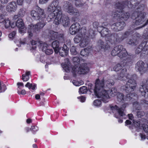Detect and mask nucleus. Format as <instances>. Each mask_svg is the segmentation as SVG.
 I'll return each instance as SVG.
<instances>
[{
  "label": "nucleus",
  "instance_id": "8",
  "mask_svg": "<svg viewBox=\"0 0 148 148\" xmlns=\"http://www.w3.org/2000/svg\"><path fill=\"white\" fill-rule=\"evenodd\" d=\"M64 10L70 15H73L72 18V21H79L80 19L79 17L80 15V13L78 10L73 7L72 4L68 1H66L64 2L63 6Z\"/></svg>",
  "mask_w": 148,
  "mask_h": 148
},
{
  "label": "nucleus",
  "instance_id": "39",
  "mask_svg": "<svg viewBox=\"0 0 148 148\" xmlns=\"http://www.w3.org/2000/svg\"><path fill=\"white\" fill-rule=\"evenodd\" d=\"M143 45V52L146 55L148 54V45Z\"/></svg>",
  "mask_w": 148,
  "mask_h": 148
},
{
  "label": "nucleus",
  "instance_id": "2",
  "mask_svg": "<svg viewBox=\"0 0 148 148\" xmlns=\"http://www.w3.org/2000/svg\"><path fill=\"white\" fill-rule=\"evenodd\" d=\"M36 11L32 10L31 12V15L33 19L38 20L41 18V21L36 25H29L28 27L27 33L29 36L31 38L34 33H37L45 25L46 21L44 19L46 17L44 10L39 7L36 9Z\"/></svg>",
  "mask_w": 148,
  "mask_h": 148
},
{
  "label": "nucleus",
  "instance_id": "63",
  "mask_svg": "<svg viewBox=\"0 0 148 148\" xmlns=\"http://www.w3.org/2000/svg\"><path fill=\"white\" fill-rule=\"evenodd\" d=\"M109 25V24L108 23L105 22L103 23L102 25L101 26L106 27L108 26Z\"/></svg>",
  "mask_w": 148,
  "mask_h": 148
},
{
  "label": "nucleus",
  "instance_id": "46",
  "mask_svg": "<svg viewBox=\"0 0 148 148\" xmlns=\"http://www.w3.org/2000/svg\"><path fill=\"white\" fill-rule=\"evenodd\" d=\"M117 111L119 115L121 116H123L125 115L122 108H119Z\"/></svg>",
  "mask_w": 148,
  "mask_h": 148
},
{
  "label": "nucleus",
  "instance_id": "44",
  "mask_svg": "<svg viewBox=\"0 0 148 148\" xmlns=\"http://www.w3.org/2000/svg\"><path fill=\"white\" fill-rule=\"evenodd\" d=\"M58 114L56 112L52 114L51 116V119L52 121H54L56 120L58 118Z\"/></svg>",
  "mask_w": 148,
  "mask_h": 148
},
{
  "label": "nucleus",
  "instance_id": "10",
  "mask_svg": "<svg viewBox=\"0 0 148 148\" xmlns=\"http://www.w3.org/2000/svg\"><path fill=\"white\" fill-rule=\"evenodd\" d=\"M111 55L112 56L117 55L120 58H123L126 57L128 53L122 45H119L114 47L111 51Z\"/></svg>",
  "mask_w": 148,
  "mask_h": 148
},
{
  "label": "nucleus",
  "instance_id": "41",
  "mask_svg": "<svg viewBox=\"0 0 148 148\" xmlns=\"http://www.w3.org/2000/svg\"><path fill=\"white\" fill-rule=\"evenodd\" d=\"M136 128L139 127L140 125V122L139 121H135L134 120L132 124Z\"/></svg>",
  "mask_w": 148,
  "mask_h": 148
},
{
  "label": "nucleus",
  "instance_id": "15",
  "mask_svg": "<svg viewBox=\"0 0 148 148\" xmlns=\"http://www.w3.org/2000/svg\"><path fill=\"white\" fill-rule=\"evenodd\" d=\"M141 95L146 97L148 95V78L146 80L145 83L141 85L139 88Z\"/></svg>",
  "mask_w": 148,
  "mask_h": 148
},
{
  "label": "nucleus",
  "instance_id": "58",
  "mask_svg": "<svg viewBox=\"0 0 148 148\" xmlns=\"http://www.w3.org/2000/svg\"><path fill=\"white\" fill-rule=\"evenodd\" d=\"M24 0H17V4L19 5H22Z\"/></svg>",
  "mask_w": 148,
  "mask_h": 148
},
{
  "label": "nucleus",
  "instance_id": "21",
  "mask_svg": "<svg viewBox=\"0 0 148 148\" xmlns=\"http://www.w3.org/2000/svg\"><path fill=\"white\" fill-rule=\"evenodd\" d=\"M69 49L66 45L64 44L63 47H60L58 49V53L62 57L66 56L68 53Z\"/></svg>",
  "mask_w": 148,
  "mask_h": 148
},
{
  "label": "nucleus",
  "instance_id": "42",
  "mask_svg": "<svg viewBox=\"0 0 148 148\" xmlns=\"http://www.w3.org/2000/svg\"><path fill=\"white\" fill-rule=\"evenodd\" d=\"M70 51L73 55H76L77 54V52L76 50V48L75 47H72L71 48Z\"/></svg>",
  "mask_w": 148,
  "mask_h": 148
},
{
  "label": "nucleus",
  "instance_id": "20",
  "mask_svg": "<svg viewBox=\"0 0 148 148\" xmlns=\"http://www.w3.org/2000/svg\"><path fill=\"white\" fill-rule=\"evenodd\" d=\"M16 26L19 29V32L22 33L24 32L25 28L23 20L21 18H18L16 22Z\"/></svg>",
  "mask_w": 148,
  "mask_h": 148
},
{
  "label": "nucleus",
  "instance_id": "19",
  "mask_svg": "<svg viewBox=\"0 0 148 148\" xmlns=\"http://www.w3.org/2000/svg\"><path fill=\"white\" fill-rule=\"evenodd\" d=\"M17 5L15 2H10L6 7V10L9 12H14L16 10Z\"/></svg>",
  "mask_w": 148,
  "mask_h": 148
},
{
  "label": "nucleus",
  "instance_id": "24",
  "mask_svg": "<svg viewBox=\"0 0 148 148\" xmlns=\"http://www.w3.org/2000/svg\"><path fill=\"white\" fill-rule=\"evenodd\" d=\"M98 45L100 49L104 50L108 49L110 48V46L107 43H105L102 40H99L98 41Z\"/></svg>",
  "mask_w": 148,
  "mask_h": 148
},
{
  "label": "nucleus",
  "instance_id": "30",
  "mask_svg": "<svg viewBox=\"0 0 148 148\" xmlns=\"http://www.w3.org/2000/svg\"><path fill=\"white\" fill-rule=\"evenodd\" d=\"M143 37V38H144V40H146L147 42L148 40V27L146 28L144 31Z\"/></svg>",
  "mask_w": 148,
  "mask_h": 148
},
{
  "label": "nucleus",
  "instance_id": "32",
  "mask_svg": "<svg viewBox=\"0 0 148 148\" xmlns=\"http://www.w3.org/2000/svg\"><path fill=\"white\" fill-rule=\"evenodd\" d=\"M61 65L64 69L66 72H69L70 71V68L68 64L62 63L61 64Z\"/></svg>",
  "mask_w": 148,
  "mask_h": 148
},
{
  "label": "nucleus",
  "instance_id": "51",
  "mask_svg": "<svg viewBox=\"0 0 148 148\" xmlns=\"http://www.w3.org/2000/svg\"><path fill=\"white\" fill-rule=\"evenodd\" d=\"M110 108L112 110H116L117 111L119 108L116 105H115L114 106H111Z\"/></svg>",
  "mask_w": 148,
  "mask_h": 148
},
{
  "label": "nucleus",
  "instance_id": "43",
  "mask_svg": "<svg viewBox=\"0 0 148 148\" xmlns=\"http://www.w3.org/2000/svg\"><path fill=\"white\" fill-rule=\"evenodd\" d=\"M20 89L21 88L20 87H18L17 88V93L19 95H25L26 94L25 90L24 89H22L20 91Z\"/></svg>",
  "mask_w": 148,
  "mask_h": 148
},
{
  "label": "nucleus",
  "instance_id": "34",
  "mask_svg": "<svg viewBox=\"0 0 148 148\" xmlns=\"http://www.w3.org/2000/svg\"><path fill=\"white\" fill-rule=\"evenodd\" d=\"M38 130V127L36 125H33L30 128V130L32 133L34 134Z\"/></svg>",
  "mask_w": 148,
  "mask_h": 148
},
{
  "label": "nucleus",
  "instance_id": "50",
  "mask_svg": "<svg viewBox=\"0 0 148 148\" xmlns=\"http://www.w3.org/2000/svg\"><path fill=\"white\" fill-rule=\"evenodd\" d=\"M137 114L138 117L141 118L144 115V113L143 112L138 111L137 112Z\"/></svg>",
  "mask_w": 148,
  "mask_h": 148
},
{
  "label": "nucleus",
  "instance_id": "6",
  "mask_svg": "<svg viewBox=\"0 0 148 148\" xmlns=\"http://www.w3.org/2000/svg\"><path fill=\"white\" fill-rule=\"evenodd\" d=\"M95 86L94 91L95 95L98 98H101V100L103 102H108V99L110 98L108 92L103 89L104 86V82L103 79L100 81L98 79L96 80Z\"/></svg>",
  "mask_w": 148,
  "mask_h": 148
},
{
  "label": "nucleus",
  "instance_id": "14",
  "mask_svg": "<svg viewBox=\"0 0 148 148\" xmlns=\"http://www.w3.org/2000/svg\"><path fill=\"white\" fill-rule=\"evenodd\" d=\"M78 66V69L77 70L75 73L76 75L74 77H75L77 76V74H85L88 73L89 71V68L87 66L86 63H83L79 66Z\"/></svg>",
  "mask_w": 148,
  "mask_h": 148
},
{
  "label": "nucleus",
  "instance_id": "3",
  "mask_svg": "<svg viewBox=\"0 0 148 148\" xmlns=\"http://www.w3.org/2000/svg\"><path fill=\"white\" fill-rule=\"evenodd\" d=\"M98 31L101 34V36L107 37L108 38L110 39L108 40L110 42H111V40H112L111 38L113 37L114 38L113 43L114 44L120 43L129 36L132 35L134 33L133 30L127 31L120 37L116 33L111 34L110 31L108 28L103 26H99Z\"/></svg>",
  "mask_w": 148,
  "mask_h": 148
},
{
  "label": "nucleus",
  "instance_id": "62",
  "mask_svg": "<svg viewBox=\"0 0 148 148\" xmlns=\"http://www.w3.org/2000/svg\"><path fill=\"white\" fill-rule=\"evenodd\" d=\"M20 17L18 14L17 15H15L13 17L12 20H16Z\"/></svg>",
  "mask_w": 148,
  "mask_h": 148
},
{
  "label": "nucleus",
  "instance_id": "45",
  "mask_svg": "<svg viewBox=\"0 0 148 148\" xmlns=\"http://www.w3.org/2000/svg\"><path fill=\"white\" fill-rule=\"evenodd\" d=\"M101 101L99 99L95 100L93 102L94 105L96 106H99L101 105Z\"/></svg>",
  "mask_w": 148,
  "mask_h": 148
},
{
  "label": "nucleus",
  "instance_id": "56",
  "mask_svg": "<svg viewBox=\"0 0 148 148\" xmlns=\"http://www.w3.org/2000/svg\"><path fill=\"white\" fill-rule=\"evenodd\" d=\"M16 21L11 22L10 27L12 28H14L16 26Z\"/></svg>",
  "mask_w": 148,
  "mask_h": 148
},
{
  "label": "nucleus",
  "instance_id": "18",
  "mask_svg": "<svg viewBox=\"0 0 148 148\" xmlns=\"http://www.w3.org/2000/svg\"><path fill=\"white\" fill-rule=\"evenodd\" d=\"M73 64L74 65L72 67V73L73 77H75L76 75V73L78 69V66H79L80 63V59L78 57H74L73 59Z\"/></svg>",
  "mask_w": 148,
  "mask_h": 148
},
{
  "label": "nucleus",
  "instance_id": "23",
  "mask_svg": "<svg viewBox=\"0 0 148 148\" xmlns=\"http://www.w3.org/2000/svg\"><path fill=\"white\" fill-rule=\"evenodd\" d=\"M135 36H134L132 39H130L128 41V44L131 45H135L138 42V39L139 36V34L138 33H135L134 34Z\"/></svg>",
  "mask_w": 148,
  "mask_h": 148
},
{
  "label": "nucleus",
  "instance_id": "60",
  "mask_svg": "<svg viewBox=\"0 0 148 148\" xmlns=\"http://www.w3.org/2000/svg\"><path fill=\"white\" fill-rule=\"evenodd\" d=\"M31 41V44L32 45H36L37 43V41H36L32 40Z\"/></svg>",
  "mask_w": 148,
  "mask_h": 148
},
{
  "label": "nucleus",
  "instance_id": "25",
  "mask_svg": "<svg viewBox=\"0 0 148 148\" xmlns=\"http://www.w3.org/2000/svg\"><path fill=\"white\" fill-rule=\"evenodd\" d=\"M147 43L146 40H143L140 44L139 45L135 50V53L136 54H138L142 51L143 52V45H145Z\"/></svg>",
  "mask_w": 148,
  "mask_h": 148
},
{
  "label": "nucleus",
  "instance_id": "26",
  "mask_svg": "<svg viewBox=\"0 0 148 148\" xmlns=\"http://www.w3.org/2000/svg\"><path fill=\"white\" fill-rule=\"evenodd\" d=\"M52 47L54 49L55 53H58V49L60 48V44L58 40H55L51 44Z\"/></svg>",
  "mask_w": 148,
  "mask_h": 148
},
{
  "label": "nucleus",
  "instance_id": "38",
  "mask_svg": "<svg viewBox=\"0 0 148 148\" xmlns=\"http://www.w3.org/2000/svg\"><path fill=\"white\" fill-rule=\"evenodd\" d=\"M5 21V26L6 28H8L10 27L11 21L9 18H7L4 20Z\"/></svg>",
  "mask_w": 148,
  "mask_h": 148
},
{
  "label": "nucleus",
  "instance_id": "11",
  "mask_svg": "<svg viewBox=\"0 0 148 148\" xmlns=\"http://www.w3.org/2000/svg\"><path fill=\"white\" fill-rule=\"evenodd\" d=\"M60 16H56L53 23L57 25H58L60 23L62 24L64 26H67L70 23V19L68 16L63 15L62 12L60 13Z\"/></svg>",
  "mask_w": 148,
  "mask_h": 148
},
{
  "label": "nucleus",
  "instance_id": "13",
  "mask_svg": "<svg viewBox=\"0 0 148 148\" xmlns=\"http://www.w3.org/2000/svg\"><path fill=\"white\" fill-rule=\"evenodd\" d=\"M49 38L50 40H55L57 39L62 41L64 40V35L63 34H59L58 32L50 30L49 33Z\"/></svg>",
  "mask_w": 148,
  "mask_h": 148
},
{
  "label": "nucleus",
  "instance_id": "57",
  "mask_svg": "<svg viewBox=\"0 0 148 148\" xmlns=\"http://www.w3.org/2000/svg\"><path fill=\"white\" fill-rule=\"evenodd\" d=\"M132 122L129 120H127L125 122V125H127L132 124Z\"/></svg>",
  "mask_w": 148,
  "mask_h": 148
},
{
  "label": "nucleus",
  "instance_id": "52",
  "mask_svg": "<svg viewBox=\"0 0 148 148\" xmlns=\"http://www.w3.org/2000/svg\"><path fill=\"white\" fill-rule=\"evenodd\" d=\"M73 83L74 85L76 86H79L81 85V84H79V82L78 81L75 80H73Z\"/></svg>",
  "mask_w": 148,
  "mask_h": 148
},
{
  "label": "nucleus",
  "instance_id": "53",
  "mask_svg": "<svg viewBox=\"0 0 148 148\" xmlns=\"http://www.w3.org/2000/svg\"><path fill=\"white\" fill-rule=\"evenodd\" d=\"M99 24L98 22H94L93 23V27L95 28H98H98L99 27H98V25H99Z\"/></svg>",
  "mask_w": 148,
  "mask_h": 148
},
{
  "label": "nucleus",
  "instance_id": "48",
  "mask_svg": "<svg viewBox=\"0 0 148 148\" xmlns=\"http://www.w3.org/2000/svg\"><path fill=\"white\" fill-rule=\"evenodd\" d=\"M142 127L144 131L146 133H148V125L146 124H143Z\"/></svg>",
  "mask_w": 148,
  "mask_h": 148
},
{
  "label": "nucleus",
  "instance_id": "59",
  "mask_svg": "<svg viewBox=\"0 0 148 148\" xmlns=\"http://www.w3.org/2000/svg\"><path fill=\"white\" fill-rule=\"evenodd\" d=\"M140 136L142 139L144 140L146 139V136L145 134H143L142 133H140Z\"/></svg>",
  "mask_w": 148,
  "mask_h": 148
},
{
  "label": "nucleus",
  "instance_id": "47",
  "mask_svg": "<svg viewBox=\"0 0 148 148\" xmlns=\"http://www.w3.org/2000/svg\"><path fill=\"white\" fill-rule=\"evenodd\" d=\"M45 53L47 55H49L52 54L53 51L52 49H47L45 51Z\"/></svg>",
  "mask_w": 148,
  "mask_h": 148
},
{
  "label": "nucleus",
  "instance_id": "36",
  "mask_svg": "<svg viewBox=\"0 0 148 148\" xmlns=\"http://www.w3.org/2000/svg\"><path fill=\"white\" fill-rule=\"evenodd\" d=\"M82 0H76L75 1V4L76 6L78 7H82L84 4L82 2Z\"/></svg>",
  "mask_w": 148,
  "mask_h": 148
},
{
  "label": "nucleus",
  "instance_id": "9",
  "mask_svg": "<svg viewBox=\"0 0 148 148\" xmlns=\"http://www.w3.org/2000/svg\"><path fill=\"white\" fill-rule=\"evenodd\" d=\"M59 2L53 1L48 8V11L52 12L49 15L50 18H55L56 16H60V13L62 12L61 7L58 5Z\"/></svg>",
  "mask_w": 148,
  "mask_h": 148
},
{
  "label": "nucleus",
  "instance_id": "7",
  "mask_svg": "<svg viewBox=\"0 0 148 148\" xmlns=\"http://www.w3.org/2000/svg\"><path fill=\"white\" fill-rule=\"evenodd\" d=\"M144 5L142 4L139 5L134 11L132 15V18H135L133 21V25H139L142 24L145 21V13L144 12Z\"/></svg>",
  "mask_w": 148,
  "mask_h": 148
},
{
  "label": "nucleus",
  "instance_id": "49",
  "mask_svg": "<svg viewBox=\"0 0 148 148\" xmlns=\"http://www.w3.org/2000/svg\"><path fill=\"white\" fill-rule=\"evenodd\" d=\"M16 34L15 31H13L9 35V37L10 38H12L15 36Z\"/></svg>",
  "mask_w": 148,
  "mask_h": 148
},
{
  "label": "nucleus",
  "instance_id": "29",
  "mask_svg": "<svg viewBox=\"0 0 148 148\" xmlns=\"http://www.w3.org/2000/svg\"><path fill=\"white\" fill-rule=\"evenodd\" d=\"M86 29L85 27H83L80 29V34H79L83 38L84 36H88L86 35Z\"/></svg>",
  "mask_w": 148,
  "mask_h": 148
},
{
  "label": "nucleus",
  "instance_id": "27",
  "mask_svg": "<svg viewBox=\"0 0 148 148\" xmlns=\"http://www.w3.org/2000/svg\"><path fill=\"white\" fill-rule=\"evenodd\" d=\"M31 76V72L27 71L24 74L21 76V79L23 82H27L29 79V77Z\"/></svg>",
  "mask_w": 148,
  "mask_h": 148
},
{
  "label": "nucleus",
  "instance_id": "22",
  "mask_svg": "<svg viewBox=\"0 0 148 148\" xmlns=\"http://www.w3.org/2000/svg\"><path fill=\"white\" fill-rule=\"evenodd\" d=\"M90 38V35L88 36H84V37H83L79 44L80 46L82 47H86L90 42L89 38Z\"/></svg>",
  "mask_w": 148,
  "mask_h": 148
},
{
  "label": "nucleus",
  "instance_id": "37",
  "mask_svg": "<svg viewBox=\"0 0 148 148\" xmlns=\"http://www.w3.org/2000/svg\"><path fill=\"white\" fill-rule=\"evenodd\" d=\"M118 92H117L116 88H111L110 91V95L112 97H114L117 95Z\"/></svg>",
  "mask_w": 148,
  "mask_h": 148
},
{
  "label": "nucleus",
  "instance_id": "5",
  "mask_svg": "<svg viewBox=\"0 0 148 148\" xmlns=\"http://www.w3.org/2000/svg\"><path fill=\"white\" fill-rule=\"evenodd\" d=\"M134 60L131 56L127 57L126 59L121 61L120 63L116 64L114 67L115 71H119L121 70V73L118 74V79L125 81L127 82V81L131 79L130 76L127 73V70L126 68H123L126 66H130L133 63Z\"/></svg>",
  "mask_w": 148,
  "mask_h": 148
},
{
  "label": "nucleus",
  "instance_id": "4",
  "mask_svg": "<svg viewBox=\"0 0 148 148\" xmlns=\"http://www.w3.org/2000/svg\"><path fill=\"white\" fill-rule=\"evenodd\" d=\"M113 18L119 21L113 24L111 26V28L115 32H118L122 30L125 26L126 24L124 21H127L130 16L128 12H124V10H120L119 11H116L112 13Z\"/></svg>",
  "mask_w": 148,
  "mask_h": 148
},
{
  "label": "nucleus",
  "instance_id": "16",
  "mask_svg": "<svg viewBox=\"0 0 148 148\" xmlns=\"http://www.w3.org/2000/svg\"><path fill=\"white\" fill-rule=\"evenodd\" d=\"M145 63L141 60H139L136 64V69L141 73H145L147 70V67L145 66Z\"/></svg>",
  "mask_w": 148,
  "mask_h": 148
},
{
  "label": "nucleus",
  "instance_id": "1",
  "mask_svg": "<svg viewBox=\"0 0 148 148\" xmlns=\"http://www.w3.org/2000/svg\"><path fill=\"white\" fill-rule=\"evenodd\" d=\"M126 82L125 86H123V88L127 93L126 97H124V95L122 93L118 92L117 94V100L119 102H123L126 100H129L133 102V107L136 109L139 110L140 104L137 101L138 99V95L135 93L132 92L135 89L136 86V81L134 79H129Z\"/></svg>",
  "mask_w": 148,
  "mask_h": 148
},
{
  "label": "nucleus",
  "instance_id": "33",
  "mask_svg": "<svg viewBox=\"0 0 148 148\" xmlns=\"http://www.w3.org/2000/svg\"><path fill=\"white\" fill-rule=\"evenodd\" d=\"M25 12L26 10L25 8H21L19 10L18 14L19 15V16L21 17H23L25 14Z\"/></svg>",
  "mask_w": 148,
  "mask_h": 148
},
{
  "label": "nucleus",
  "instance_id": "35",
  "mask_svg": "<svg viewBox=\"0 0 148 148\" xmlns=\"http://www.w3.org/2000/svg\"><path fill=\"white\" fill-rule=\"evenodd\" d=\"M87 92L86 86H83L80 87L79 89V92L82 94H84Z\"/></svg>",
  "mask_w": 148,
  "mask_h": 148
},
{
  "label": "nucleus",
  "instance_id": "55",
  "mask_svg": "<svg viewBox=\"0 0 148 148\" xmlns=\"http://www.w3.org/2000/svg\"><path fill=\"white\" fill-rule=\"evenodd\" d=\"M32 84H30L29 82H27L26 84L25 85V86L26 87H28L29 89L31 88L32 86Z\"/></svg>",
  "mask_w": 148,
  "mask_h": 148
},
{
  "label": "nucleus",
  "instance_id": "28",
  "mask_svg": "<svg viewBox=\"0 0 148 148\" xmlns=\"http://www.w3.org/2000/svg\"><path fill=\"white\" fill-rule=\"evenodd\" d=\"M91 50V48L90 47L84 48L81 50L80 53V55L83 57H86L88 55Z\"/></svg>",
  "mask_w": 148,
  "mask_h": 148
},
{
  "label": "nucleus",
  "instance_id": "17",
  "mask_svg": "<svg viewBox=\"0 0 148 148\" xmlns=\"http://www.w3.org/2000/svg\"><path fill=\"white\" fill-rule=\"evenodd\" d=\"M80 25L77 23L75 22L73 23L69 28V32L71 34L74 35L78 32L80 30Z\"/></svg>",
  "mask_w": 148,
  "mask_h": 148
},
{
  "label": "nucleus",
  "instance_id": "61",
  "mask_svg": "<svg viewBox=\"0 0 148 148\" xmlns=\"http://www.w3.org/2000/svg\"><path fill=\"white\" fill-rule=\"evenodd\" d=\"M128 116L129 119L131 120H132V119L134 118L133 115L132 114H128Z\"/></svg>",
  "mask_w": 148,
  "mask_h": 148
},
{
  "label": "nucleus",
  "instance_id": "40",
  "mask_svg": "<svg viewBox=\"0 0 148 148\" xmlns=\"http://www.w3.org/2000/svg\"><path fill=\"white\" fill-rule=\"evenodd\" d=\"M3 14H4L0 13V23H1L4 21L5 16L7 15V13L6 12H5Z\"/></svg>",
  "mask_w": 148,
  "mask_h": 148
},
{
  "label": "nucleus",
  "instance_id": "31",
  "mask_svg": "<svg viewBox=\"0 0 148 148\" xmlns=\"http://www.w3.org/2000/svg\"><path fill=\"white\" fill-rule=\"evenodd\" d=\"M83 37L80 35H76L74 38V41L75 43H77L80 42Z\"/></svg>",
  "mask_w": 148,
  "mask_h": 148
},
{
  "label": "nucleus",
  "instance_id": "64",
  "mask_svg": "<svg viewBox=\"0 0 148 148\" xmlns=\"http://www.w3.org/2000/svg\"><path fill=\"white\" fill-rule=\"evenodd\" d=\"M148 24V18L147 20L145 22V23L141 27H139L138 28H142L144 27L146 25H147Z\"/></svg>",
  "mask_w": 148,
  "mask_h": 148
},
{
  "label": "nucleus",
  "instance_id": "12",
  "mask_svg": "<svg viewBox=\"0 0 148 148\" xmlns=\"http://www.w3.org/2000/svg\"><path fill=\"white\" fill-rule=\"evenodd\" d=\"M120 1L121 2H118L115 5L116 7L118 9L122 10L127 7L130 9L134 8V5L128 0H121Z\"/></svg>",
  "mask_w": 148,
  "mask_h": 148
},
{
  "label": "nucleus",
  "instance_id": "54",
  "mask_svg": "<svg viewBox=\"0 0 148 148\" xmlns=\"http://www.w3.org/2000/svg\"><path fill=\"white\" fill-rule=\"evenodd\" d=\"M78 99H80V101L82 102H84L86 100L85 97L83 96H81L80 97H77Z\"/></svg>",
  "mask_w": 148,
  "mask_h": 148
}]
</instances>
